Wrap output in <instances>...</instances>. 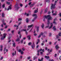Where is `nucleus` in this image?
Instances as JSON below:
<instances>
[{
    "label": "nucleus",
    "mask_w": 61,
    "mask_h": 61,
    "mask_svg": "<svg viewBox=\"0 0 61 61\" xmlns=\"http://www.w3.org/2000/svg\"><path fill=\"white\" fill-rule=\"evenodd\" d=\"M45 17L46 18H48L47 21V25H48L50 24V21H49L50 20H51V19H52V17H51L50 15H48L47 16H45Z\"/></svg>",
    "instance_id": "nucleus-1"
},
{
    "label": "nucleus",
    "mask_w": 61,
    "mask_h": 61,
    "mask_svg": "<svg viewBox=\"0 0 61 61\" xmlns=\"http://www.w3.org/2000/svg\"><path fill=\"white\" fill-rule=\"evenodd\" d=\"M56 2H57V1L56 0L55 2V4H52L51 7V9H54L55 8V5H56Z\"/></svg>",
    "instance_id": "nucleus-2"
},
{
    "label": "nucleus",
    "mask_w": 61,
    "mask_h": 61,
    "mask_svg": "<svg viewBox=\"0 0 61 61\" xmlns=\"http://www.w3.org/2000/svg\"><path fill=\"white\" fill-rule=\"evenodd\" d=\"M7 35V34H6L4 33V34H3V36L2 37H1V39H2V40H3V39H5V37H6V36Z\"/></svg>",
    "instance_id": "nucleus-3"
},
{
    "label": "nucleus",
    "mask_w": 61,
    "mask_h": 61,
    "mask_svg": "<svg viewBox=\"0 0 61 61\" xmlns=\"http://www.w3.org/2000/svg\"><path fill=\"white\" fill-rule=\"evenodd\" d=\"M31 47L32 49H34L35 47V44L34 42H33L32 45H31Z\"/></svg>",
    "instance_id": "nucleus-4"
},
{
    "label": "nucleus",
    "mask_w": 61,
    "mask_h": 61,
    "mask_svg": "<svg viewBox=\"0 0 61 61\" xmlns=\"http://www.w3.org/2000/svg\"><path fill=\"white\" fill-rule=\"evenodd\" d=\"M19 52L20 53L21 55H23V54H24V52L23 51H22V50L21 49H20L19 50Z\"/></svg>",
    "instance_id": "nucleus-5"
},
{
    "label": "nucleus",
    "mask_w": 61,
    "mask_h": 61,
    "mask_svg": "<svg viewBox=\"0 0 61 61\" xmlns=\"http://www.w3.org/2000/svg\"><path fill=\"white\" fill-rule=\"evenodd\" d=\"M51 25V26L49 28V29H51V28H52L53 27V24L52 23H51L50 24Z\"/></svg>",
    "instance_id": "nucleus-6"
},
{
    "label": "nucleus",
    "mask_w": 61,
    "mask_h": 61,
    "mask_svg": "<svg viewBox=\"0 0 61 61\" xmlns=\"http://www.w3.org/2000/svg\"><path fill=\"white\" fill-rule=\"evenodd\" d=\"M43 33H41L38 36V38H40V37H41V36H43Z\"/></svg>",
    "instance_id": "nucleus-7"
},
{
    "label": "nucleus",
    "mask_w": 61,
    "mask_h": 61,
    "mask_svg": "<svg viewBox=\"0 0 61 61\" xmlns=\"http://www.w3.org/2000/svg\"><path fill=\"white\" fill-rule=\"evenodd\" d=\"M11 5H10L9 7V8L7 9V10H11L12 9V7H11Z\"/></svg>",
    "instance_id": "nucleus-8"
},
{
    "label": "nucleus",
    "mask_w": 61,
    "mask_h": 61,
    "mask_svg": "<svg viewBox=\"0 0 61 61\" xmlns=\"http://www.w3.org/2000/svg\"><path fill=\"white\" fill-rule=\"evenodd\" d=\"M6 51V52H7L8 51V49H6V47H5L4 48V51Z\"/></svg>",
    "instance_id": "nucleus-9"
},
{
    "label": "nucleus",
    "mask_w": 61,
    "mask_h": 61,
    "mask_svg": "<svg viewBox=\"0 0 61 61\" xmlns=\"http://www.w3.org/2000/svg\"><path fill=\"white\" fill-rule=\"evenodd\" d=\"M56 18H55V19H54L53 22V23H54V24L55 25H56V22L55 21L56 20Z\"/></svg>",
    "instance_id": "nucleus-10"
},
{
    "label": "nucleus",
    "mask_w": 61,
    "mask_h": 61,
    "mask_svg": "<svg viewBox=\"0 0 61 61\" xmlns=\"http://www.w3.org/2000/svg\"><path fill=\"white\" fill-rule=\"evenodd\" d=\"M22 31H25V33L26 34H27V32L26 31V29H23L21 30Z\"/></svg>",
    "instance_id": "nucleus-11"
},
{
    "label": "nucleus",
    "mask_w": 61,
    "mask_h": 61,
    "mask_svg": "<svg viewBox=\"0 0 61 61\" xmlns=\"http://www.w3.org/2000/svg\"><path fill=\"white\" fill-rule=\"evenodd\" d=\"M34 25H28V28H30L31 27H32Z\"/></svg>",
    "instance_id": "nucleus-12"
},
{
    "label": "nucleus",
    "mask_w": 61,
    "mask_h": 61,
    "mask_svg": "<svg viewBox=\"0 0 61 61\" xmlns=\"http://www.w3.org/2000/svg\"><path fill=\"white\" fill-rule=\"evenodd\" d=\"M55 48L56 49H57L58 48H59V47H58V45H57L55 46Z\"/></svg>",
    "instance_id": "nucleus-13"
},
{
    "label": "nucleus",
    "mask_w": 61,
    "mask_h": 61,
    "mask_svg": "<svg viewBox=\"0 0 61 61\" xmlns=\"http://www.w3.org/2000/svg\"><path fill=\"white\" fill-rule=\"evenodd\" d=\"M57 15V11H56L55 13H53L52 14L53 15Z\"/></svg>",
    "instance_id": "nucleus-14"
},
{
    "label": "nucleus",
    "mask_w": 61,
    "mask_h": 61,
    "mask_svg": "<svg viewBox=\"0 0 61 61\" xmlns=\"http://www.w3.org/2000/svg\"><path fill=\"white\" fill-rule=\"evenodd\" d=\"M13 46H14V47L15 46V43H13Z\"/></svg>",
    "instance_id": "nucleus-15"
},
{
    "label": "nucleus",
    "mask_w": 61,
    "mask_h": 61,
    "mask_svg": "<svg viewBox=\"0 0 61 61\" xmlns=\"http://www.w3.org/2000/svg\"><path fill=\"white\" fill-rule=\"evenodd\" d=\"M38 12V9H37L36 10H35L34 11V13H37Z\"/></svg>",
    "instance_id": "nucleus-16"
},
{
    "label": "nucleus",
    "mask_w": 61,
    "mask_h": 61,
    "mask_svg": "<svg viewBox=\"0 0 61 61\" xmlns=\"http://www.w3.org/2000/svg\"><path fill=\"white\" fill-rule=\"evenodd\" d=\"M16 54V51H15V53L14 52H13L12 53V55L14 56Z\"/></svg>",
    "instance_id": "nucleus-17"
},
{
    "label": "nucleus",
    "mask_w": 61,
    "mask_h": 61,
    "mask_svg": "<svg viewBox=\"0 0 61 61\" xmlns=\"http://www.w3.org/2000/svg\"><path fill=\"white\" fill-rule=\"evenodd\" d=\"M38 41L37 42V43L36 44V45H37L38 44V43H39V41H40V40L39 39H38Z\"/></svg>",
    "instance_id": "nucleus-18"
},
{
    "label": "nucleus",
    "mask_w": 61,
    "mask_h": 61,
    "mask_svg": "<svg viewBox=\"0 0 61 61\" xmlns=\"http://www.w3.org/2000/svg\"><path fill=\"white\" fill-rule=\"evenodd\" d=\"M43 59V58H41V60H40V59H39L38 60V61H42Z\"/></svg>",
    "instance_id": "nucleus-19"
},
{
    "label": "nucleus",
    "mask_w": 61,
    "mask_h": 61,
    "mask_svg": "<svg viewBox=\"0 0 61 61\" xmlns=\"http://www.w3.org/2000/svg\"><path fill=\"white\" fill-rule=\"evenodd\" d=\"M45 58H46V59H48V58H49V57L48 56H45Z\"/></svg>",
    "instance_id": "nucleus-20"
},
{
    "label": "nucleus",
    "mask_w": 61,
    "mask_h": 61,
    "mask_svg": "<svg viewBox=\"0 0 61 61\" xmlns=\"http://www.w3.org/2000/svg\"><path fill=\"white\" fill-rule=\"evenodd\" d=\"M31 37V36L30 35H29L28 36V40H30V37Z\"/></svg>",
    "instance_id": "nucleus-21"
},
{
    "label": "nucleus",
    "mask_w": 61,
    "mask_h": 61,
    "mask_svg": "<svg viewBox=\"0 0 61 61\" xmlns=\"http://www.w3.org/2000/svg\"><path fill=\"white\" fill-rule=\"evenodd\" d=\"M41 27L42 28H44V24H42V25L41 26Z\"/></svg>",
    "instance_id": "nucleus-22"
},
{
    "label": "nucleus",
    "mask_w": 61,
    "mask_h": 61,
    "mask_svg": "<svg viewBox=\"0 0 61 61\" xmlns=\"http://www.w3.org/2000/svg\"><path fill=\"white\" fill-rule=\"evenodd\" d=\"M15 61H20V60L18 59H16Z\"/></svg>",
    "instance_id": "nucleus-23"
},
{
    "label": "nucleus",
    "mask_w": 61,
    "mask_h": 61,
    "mask_svg": "<svg viewBox=\"0 0 61 61\" xmlns=\"http://www.w3.org/2000/svg\"><path fill=\"white\" fill-rule=\"evenodd\" d=\"M26 23H28V19H26Z\"/></svg>",
    "instance_id": "nucleus-24"
},
{
    "label": "nucleus",
    "mask_w": 61,
    "mask_h": 61,
    "mask_svg": "<svg viewBox=\"0 0 61 61\" xmlns=\"http://www.w3.org/2000/svg\"><path fill=\"white\" fill-rule=\"evenodd\" d=\"M53 29H54V30H56V29L55 27V26H53Z\"/></svg>",
    "instance_id": "nucleus-25"
},
{
    "label": "nucleus",
    "mask_w": 61,
    "mask_h": 61,
    "mask_svg": "<svg viewBox=\"0 0 61 61\" xmlns=\"http://www.w3.org/2000/svg\"><path fill=\"white\" fill-rule=\"evenodd\" d=\"M2 22L3 23V24L4 25H6V23L4 22V21H2Z\"/></svg>",
    "instance_id": "nucleus-26"
},
{
    "label": "nucleus",
    "mask_w": 61,
    "mask_h": 61,
    "mask_svg": "<svg viewBox=\"0 0 61 61\" xmlns=\"http://www.w3.org/2000/svg\"><path fill=\"white\" fill-rule=\"evenodd\" d=\"M47 9H45V13H46V12H47Z\"/></svg>",
    "instance_id": "nucleus-27"
},
{
    "label": "nucleus",
    "mask_w": 61,
    "mask_h": 61,
    "mask_svg": "<svg viewBox=\"0 0 61 61\" xmlns=\"http://www.w3.org/2000/svg\"><path fill=\"white\" fill-rule=\"evenodd\" d=\"M25 15H27V16H28V15H29V14H27L26 13H25Z\"/></svg>",
    "instance_id": "nucleus-28"
},
{
    "label": "nucleus",
    "mask_w": 61,
    "mask_h": 61,
    "mask_svg": "<svg viewBox=\"0 0 61 61\" xmlns=\"http://www.w3.org/2000/svg\"><path fill=\"white\" fill-rule=\"evenodd\" d=\"M2 17H4L5 16V14H4V13H2Z\"/></svg>",
    "instance_id": "nucleus-29"
},
{
    "label": "nucleus",
    "mask_w": 61,
    "mask_h": 61,
    "mask_svg": "<svg viewBox=\"0 0 61 61\" xmlns=\"http://www.w3.org/2000/svg\"><path fill=\"white\" fill-rule=\"evenodd\" d=\"M35 4L34 3L33 4H31L30 5V7H32V6H33V5H34Z\"/></svg>",
    "instance_id": "nucleus-30"
},
{
    "label": "nucleus",
    "mask_w": 61,
    "mask_h": 61,
    "mask_svg": "<svg viewBox=\"0 0 61 61\" xmlns=\"http://www.w3.org/2000/svg\"><path fill=\"white\" fill-rule=\"evenodd\" d=\"M31 44H32V43L29 42L28 43V45H29V46H30V45H31Z\"/></svg>",
    "instance_id": "nucleus-31"
},
{
    "label": "nucleus",
    "mask_w": 61,
    "mask_h": 61,
    "mask_svg": "<svg viewBox=\"0 0 61 61\" xmlns=\"http://www.w3.org/2000/svg\"><path fill=\"white\" fill-rule=\"evenodd\" d=\"M36 14H34L32 15V16H36Z\"/></svg>",
    "instance_id": "nucleus-32"
},
{
    "label": "nucleus",
    "mask_w": 61,
    "mask_h": 61,
    "mask_svg": "<svg viewBox=\"0 0 61 61\" xmlns=\"http://www.w3.org/2000/svg\"><path fill=\"white\" fill-rule=\"evenodd\" d=\"M20 40V39L19 38H18L16 40V41H19Z\"/></svg>",
    "instance_id": "nucleus-33"
},
{
    "label": "nucleus",
    "mask_w": 61,
    "mask_h": 61,
    "mask_svg": "<svg viewBox=\"0 0 61 61\" xmlns=\"http://www.w3.org/2000/svg\"><path fill=\"white\" fill-rule=\"evenodd\" d=\"M46 1L48 3H49V2H50V0H46Z\"/></svg>",
    "instance_id": "nucleus-34"
},
{
    "label": "nucleus",
    "mask_w": 61,
    "mask_h": 61,
    "mask_svg": "<svg viewBox=\"0 0 61 61\" xmlns=\"http://www.w3.org/2000/svg\"><path fill=\"white\" fill-rule=\"evenodd\" d=\"M23 57V56H20V59H22Z\"/></svg>",
    "instance_id": "nucleus-35"
},
{
    "label": "nucleus",
    "mask_w": 61,
    "mask_h": 61,
    "mask_svg": "<svg viewBox=\"0 0 61 61\" xmlns=\"http://www.w3.org/2000/svg\"><path fill=\"white\" fill-rule=\"evenodd\" d=\"M30 58H31V57H30V56H29L27 57V59H28L29 60L30 59Z\"/></svg>",
    "instance_id": "nucleus-36"
},
{
    "label": "nucleus",
    "mask_w": 61,
    "mask_h": 61,
    "mask_svg": "<svg viewBox=\"0 0 61 61\" xmlns=\"http://www.w3.org/2000/svg\"><path fill=\"white\" fill-rule=\"evenodd\" d=\"M56 56H57V54H54V57H56Z\"/></svg>",
    "instance_id": "nucleus-37"
},
{
    "label": "nucleus",
    "mask_w": 61,
    "mask_h": 61,
    "mask_svg": "<svg viewBox=\"0 0 61 61\" xmlns=\"http://www.w3.org/2000/svg\"><path fill=\"white\" fill-rule=\"evenodd\" d=\"M22 20V18H19L18 19L19 21H20Z\"/></svg>",
    "instance_id": "nucleus-38"
},
{
    "label": "nucleus",
    "mask_w": 61,
    "mask_h": 61,
    "mask_svg": "<svg viewBox=\"0 0 61 61\" xmlns=\"http://www.w3.org/2000/svg\"><path fill=\"white\" fill-rule=\"evenodd\" d=\"M3 59V57H1L0 59V60H2Z\"/></svg>",
    "instance_id": "nucleus-39"
},
{
    "label": "nucleus",
    "mask_w": 61,
    "mask_h": 61,
    "mask_svg": "<svg viewBox=\"0 0 61 61\" xmlns=\"http://www.w3.org/2000/svg\"><path fill=\"white\" fill-rule=\"evenodd\" d=\"M18 25L17 26V28H16V30H17L18 29Z\"/></svg>",
    "instance_id": "nucleus-40"
},
{
    "label": "nucleus",
    "mask_w": 61,
    "mask_h": 61,
    "mask_svg": "<svg viewBox=\"0 0 61 61\" xmlns=\"http://www.w3.org/2000/svg\"><path fill=\"white\" fill-rule=\"evenodd\" d=\"M39 45H37L36 46V48H38V47H39Z\"/></svg>",
    "instance_id": "nucleus-41"
},
{
    "label": "nucleus",
    "mask_w": 61,
    "mask_h": 61,
    "mask_svg": "<svg viewBox=\"0 0 61 61\" xmlns=\"http://www.w3.org/2000/svg\"><path fill=\"white\" fill-rule=\"evenodd\" d=\"M43 53L42 52H41L40 55H43Z\"/></svg>",
    "instance_id": "nucleus-42"
},
{
    "label": "nucleus",
    "mask_w": 61,
    "mask_h": 61,
    "mask_svg": "<svg viewBox=\"0 0 61 61\" xmlns=\"http://www.w3.org/2000/svg\"><path fill=\"white\" fill-rule=\"evenodd\" d=\"M52 44V43H51V42H49V45H51V44Z\"/></svg>",
    "instance_id": "nucleus-43"
},
{
    "label": "nucleus",
    "mask_w": 61,
    "mask_h": 61,
    "mask_svg": "<svg viewBox=\"0 0 61 61\" xmlns=\"http://www.w3.org/2000/svg\"><path fill=\"white\" fill-rule=\"evenodd\" d=\"M22 50L23 51H24V50H25V49L24 48H22Z\"/></svg>",
    "instance_id": "nucleus-44"
},
{
    "label": "nucleus",
    "mask_w": 61,
    "mask_h": 61,
    "mask_svg": "<svg viewBox=\"0 0 61 61\" xmlns=\"http://www.w3.org/2000/svg\"><path fill=\"white\" fill-rule=\"evenodd\" d=\"M17 26H18V25H14V27H16H16H17Z\"/></svg>",
    "instance_id": "nucleus-45"
},
{
    "label": "nucleus",
    "mask_w": 61,
    "mask_h": 61,
    "mask_svg": "<svg viewBox=\"0 0 61 61\" xmlns=\"http://www.w3.org/2000/svg\"><path fill=\"white\" fill-rule=\"evenodd\" d=\"M20 31H19L18 32V34H19V35H20Z\"/></svg>",
    "instance_id": "nucleus-46"
},
{
    "label": "nucleus",
    "mask_w": 61,
    "mask_h": 61,
    "mask_svg": "<svg viewBox=\"0 0 61 61\" xmlns=\"http://www.w3.org/2000/svg\"><path fill=\"white\" fill-rule=\"evenodd\" d=\"M20 6H21V7H22V6H23V5H22V4H20Z\"/></svg>",
    "instance_id": "nucleus-47"
},
{
    "label": "nucleus",
    "mask_w": 61,
    "mask_h": 61,
    "mask_svg": "<svg viewBox=\"0 0 61 61\" xmlns=\"http://www.w3.org/2000/svg\"><path fill=\"white\" fill-rule=\"evenodd\" d=\"M2 7L3 8H4L5 7V4H4V5H3Z\"/></svg>",
    "instance_id": "nucleus-48"
},
{
    "label": "nucleus",
    "mask_w": 61,
    "mask_h": 61,
    "mask_svg": "<svg viewBox=\"0 0 61 61\" xmlns=\"http://www.w3.org/2000/svg\"><path fill=\"white\" fill-rule=\"evenodd\" d=\"M23 40H21V43H23Z\"/></svg>",
    "instance_id": "nucleus-49"
},
{
    "label": "nucleus",
    "mask_w": 61,
    "mask_h": 61,
    "mask_svg": "<svg viewBox=\"0 0 61 61\" xmlns=\"http://www.w3.org/2000/svg\"><path fill=\"white\" fill-rule=\"evenodd\" d=\"M8 27V26H6L5 28H7V27Z\"/></svg>",
    "instance_id": "nucleus-50"
},
{
    "label": "nucleus",
    "mask_w": 61,
    "mask_h": 61,
    "mask_svg": "<svg viewBox=\"0 0 61 61\" xmlns=\"http://www.w3.org/2000/svg\"><path fill=\"white\" fill-rule=\"evenodd\" d=\"M49 27V25H48L46 27V28H48V27Z\"/></svg>",
    "instance_id": "nucleus-51"
},
{
    "label": "nucleus",
    "mask_w": 61,
    "mask_h": 61,
    "mask_svg": "<svg viewBox=\"0 0 61 61\" xmlns=\"http://www.w3.org/2000/svg\"><path fill=\"white\" fill-rule=\"evenodd\" d=\"M32 3L31 2H30L29 3V5H31V4Z\"/></svg>",
    "instance_id": "nucleus-52"
},
{
    "label": "nucleus",
    "mask_w": 61,
    "mask_h": 61,
    "mask_svg": "<svg viewBox=\"0 0 61 61\" xmlns=\"http://www.w3.org/2000/svg\"><path fill=\"white\" fill-rule=\"evenodd\" d=\"M42 51L43 52H45V50H44V49H43L42 50Z\"/></svg>",
    "instance_id": "nucleus-53"
},
{
    "label": "nucleus",
    "mask_w": 61,
    "mask_h": 61,
    "mask_svg": "<svg viewBox=\"0 0 61 61\" xmlns=\"http://www.w3.org/2000/svg\"><path fill=\"white\" fill-rule=\"evenodd\" d=\"M0 47L1 48H3V46H2V45H1L0 46Z\"/></svg>",
    "instance_id": "nucleus-54"
},
{
    "label": "nucleus",
    "mask_w": 61,
    "mask_h": 61,
    "mask_svg": "<svg viewBox=\"0 0 61 61\" xmlns=\"http://www.w3.org/2000/svg\"><path fill=\"white\" fill-rule=\"evenodd\" d=\"M21 24V22H20L19 23H18V25H20V24Z\"/></svg>",
    "instance_id": "nucleus-55"
},
{
    "label": "nucleus",
    "mask_w": 61,
    "mask_h": 61,
    "mask_svg": "<svg viewBox=\"0 0 61 61\" xmlns=\"http://www.w3.org/2000/svg\"><path fill=\"white\" fill-rule=\"evenodd\" d=\"M14 32V30H12L11 31L12 33H13Z\"/></svg>",
    "instance_id": "nucleus-56"
},
{
    "label": "nucleus",
    "mask_w": 61,
    "mask_h": 61,
    "mask_svg": "<svg viewBox=\"0 0 61 61\" xmlns=\"http://www.w3.org/2000/svg\"><path fill=\"white\" fill-rule=\"evenodd\" d=\"M53 51V50L52 49H51V50H50V52H52V51Z\"/></svg>",
    "instance_id": "nucleus-57"
},
{
    "label": "nucleus",
    "mask_w": 61,
    "mask_h": 61,
    "mask_svg": "<svg viewBox=\"0 0 61 61\" xmlns=\"http://www.w3.org/2000/svg\"><path fill=\"white\" fill-rule=\"evenodd\" d=\"M21 36H22V35H20L19 36V37H20V38H21Z\"/></svg>",
    "instance_id": "nucleus-58"
},
{
    "label": "nucleus",
    "mask_w": 61,
    "mask_h": 61,
    "mask_svg": "<svg viewBox=\"0 0 61 61\" xmlns=\"http://www.w3.org/2000/svg\"><path fill=\"white\" fill-rule=\"evenodd\" d=\"M36 57L35 56L34 58V60H35V59H36Z\"/></svg>",
    "instance_id": "nucleus-59"
},
{
    "label": "nucleus",
    "mask_w": 61,
    "mask_h": 61,
    "mask_svg": "<svg viewBox=\"0 0 61 61\" xmlns=\"http://www.w3.org/2000/svg\"><path fill=\"white\" fill-rule=\"evenodd\" d=\"M46 50L47 49V47H46L45 48Z\"/></svg>",
    "instance_id": "nucleus-60"
},
{
    "label": "nucleus",
    "mask_w": 61,
    "mask_h": 61,
    "mask_svg": "<svg viewBox=\"0 0 61 61\" xmlns=\"http://www.w3.org/2000/svg\"><path fill=\"white\" fill-rule=\"evenodd\" d=\"M0 30H1V31H2V30H4V29L3 28H2Z\"/></svg>",
    "instance_id": "nucleus-61"
},
{
    "label": "nucleus",
    "mask_w": 61,
    "mask_h": 61,
    "mask_svg": "<svg viewBox=\"0 0 61 61\" xmlns=\"http://www.w3.org/2000/svg\"><path fill=\"white\" fill-rule=\"evenodd\" d=\"M2 49H3V48H1L0 49V51H2Z\"/></svg>",
    "instance_id": "nucleus-62"
},
{
    "label": "nucleus",
    "mask_w": 61,
    "mask_h": 61,
    "mask_svg": "<svg viewBox=\"0 0 61 61\" xmlns=\"http://www.w3.org/2000/svg\"><path fill=\"white\" fill-rule=\"evenodd\" d=\"M59 59H60V60H61V56H60V57H59Z\"/></svg>",
    "instance_id": "nucleus-63"
},
{
    "label": "nucleus",
    "mask_w": 61,
    "mask_h": 61,
    "mask_svg": "<svg viewBox=\"0 0 61 61\" xmlns=\"http://www.w3.org/2000/svg\"><path fill=\"white\" fill-rule=\"evenodd\" d=\"M59 15L60 16H61V13H60V14Z\"/></svg>",
    "instance_id": "nucleus-64"
}]
</instances>
